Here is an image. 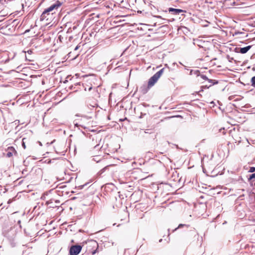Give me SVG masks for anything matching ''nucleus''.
I'll return each instance as SVG.
<instances>
[{
	"label": "nucleus",
	"instance_id": "nucleus-1",
	"mask_svg": "<svg viewBox=\"0 0 255 255\" xmlns=\"http://www.w3.org/2000/svg\"><path fill=\"white\" fill-rule=\"evenodd\" d=\"M61 5V3L59 1H57L46 8L40 16V20L44 21L46 24L50 23L54 18V14L56 13Z\"/></svg>",
	"mask_w": 255,
	"mask_h": 255
},
{
	"label": "nucleus",
	"instance_id": "nucleus-2",
	"mask_svg": "<svg viewBox=\"0 0 255 255\" xmlns=\"http://www.w3.org/2000/svg\"><path fill=\"white\" fill-rule=\"evenodd\" d=\"M164 68L161 69L159 71L156 72L153 76H152L148 80V88L152 87L158 81V79L162 75L163 73Z\"/></svg>",
	"mask_w": 255,
	"mask_h": 255
},
{
	"label": "nucleus",
	"instance_id": "nucleus-3",
	"mask_svg": "<svg viewBox=\"0 0 255 255\" xmlns=\"http://www.w3.org/2000/svg\"><path fill=\"white\" fill-rule=\"evenodd\" d=\"M82 247L80 245L73 246L70 249V255H78L81 252Z\"/></svg>",
	"mask_w": 255,
	"mask_h": 255
},
{
	"label": "nucleus",
	"instance_id": "nucleus-4",
	"mask_svg": "<svg viewBox=\"0 0 255 255\" xmlns=\"http://www.w3.org/2000/svg\"><path fill=\"white\" fill-rule=\"evenodd\" d=\"M16 153V151L13 147H9L7 150L6 157H10L14 154Z\"/></svg>",
	"mask_w": 255,
	"mask_h": 255
},
{
	"label": "nucleus",
	"instance_id": "nucleus-5",
	"mask_svg": "<svg viewBox=\"0 0 255 255\" xmlns=\"http://www.w3.org/2000/svg\"><path fill=\"white\" fill-rule=\"evenodd\" d=\"M88 243L89 244H90L93 247L96 248V250L92 252V255H94L96 253V250H97V249L98 248V244L97 242L94 240H91V241H89Z\"/></svg>",
	"mask_w": 255,
	"mask_h": 255
},
{
	"label": "nucleus",
	"instance_id": "nucleus-6",
	"mask_svg": "<svg viewBox=\"0 0 255 255\" xmlns=\"http://www.w3.org/2000/svg\"><path fill=\"white\" fill-rule=\"evenodd\" d=\"M201 77L203 79V80H208L209 81V83H211V84L209 86L208 85H205V86H203L202 87H205V88H209L210 86H211V85H212L213 84H216L218 82H214V83H213L212 81L213 80H210V79H208V78L205 76V75H202L201 76Z\"/></svg>",
	"mask_w": 255,
	"mask_h": 255
},
{
	"label": "nucleus",
	"instance_id": "nucleus-7",
	"mask_svg": "<svg viewBox=\"0 0 255 255\" xmlns=\"http://www.w3.org/2000/svg\"><path fill=\"white\" fill-rule=\"evenodd\" d=\"M169 12H172L174 14H177L183 11V10L180 9H176L173 8H169Z\"/></svg>",
	"mask_w": 255,
	"mask_h": 255
},
{
	"label": "nucleus",
	"instance_id": "nucleus-8",
	"mask_svg": "<svg viewBox=\"0 0 255 255\" xmlns=\"http://www.w3.org/2000/svg\"><path fill=\"white\" fill-rule=\"evenodd\" d=\"M252 46H248L245 47L241 48L240 49V52L242 54L246 53L251 48Z\"/></svg>",
	"mask_w": 255,
	"mask_h": 255
},
{
	"label": "nucleus",
	"instance_id": "nucleus-9",
	"mask_svg": "<svg viewBox=\"0 0 255 255\" xmlns=\"http://www.w3.org/2000/svg\"><path fill=\"white\" fill-rule=\"evenodd\" d=\"M251 82V85L254 87H255V76H254L252 78Z\"/></svg>",
	"mask_w": 255,
	"mask_h": 255
},
{
	"label": "nucleus",
	"instance_id": "nucleus-10",
	"mask_svg": "<svg viewBox=\"0 0 255 255\" xmlns=\"http://www.w3.org/2000/svg\"><path fill=\"white\" fill-rule=\"evenodd\" d=\"M255 171V167H251L250 168L249 172H254Z\"/></svg>",
	"mask_w": 255,
	"mask_h": 255
},
{
	"label": "nucleus",
	"instance_id": "nucleus-11",
	"mask_svg": "<svg viewBox=\"0 0 255 255\" xmlns=\"http://www.w3.org/2000/svg\"><path fill=\"white\" fill-rule=\"evenodd\" d=\"M254 178H255V173L251 175V176L249 178V180H252V179H254Z\"/></svg>",
	"mask_w": 255,
	"mask_h": 255
},
{
	"label": "nucleus",
	"instance_id": "nucleus-12",
	"mask_svg": "<svg viewBox=\"0 0 255 255\" xmlns=\"http://www.w3.org/2000/svg\"><path fill=\"white\" fill-rule=\"evenodd\" d=\"M186 226V225H185V224H181L179 225V226H178V227L177 228L175 229L174 231L176 230L178 228H181V227H182L183 226Z\"/></svg>",
	"mask_w": 255,
	"mask_h": 255
},
{
	"label": "nucleus",
	"instance_id": "nucleus-13",
	"mask_svg": "<svg viewBox=\"0 0 255 255\" xmlns=\"http://www.w3.org/2000/svg\"><path fill=\"white\" fill-rule=\"evenodd\" d=\"M24 138H23V139H22V145L23 147L25 149V148H26V146H25V142H24Z\"/></svg>",
	"mask_w": 255,
	"mask_h": 255
},
{
	"label": "nucleus",
	"instance_id": "nucleus-14",
	"mask_svg": "<svg viewBox=\"0 0 255 255\" xmlns=\"http://www.w3.org/2000/svg\"><path fill=\"white\" fill-rule=\"evenodd\" d=\"M79 126H80V125H79L78 123L75 124V127H78Z\"/></svg>",
	"mask_w": 255,
	"mask_h": 255
},
{
	"label": "nucleus",
	"instance_id": "nucleus-15",
	"mask_svg": "<svg viewBox=\"0 0 255 255\" xmlns=\"http://www.w3.org/2000/svg\"><path fill=\"white\" fill-rule=\"evenodd\" d=\"M60 38H61V36L60 35V36H59V39H60Z\"/></svg>",
	"mask_w": 255,
	"mask_h": 255
}]
</instances>
